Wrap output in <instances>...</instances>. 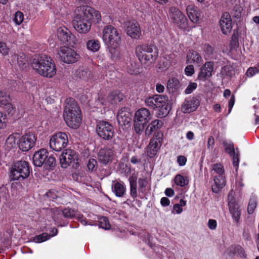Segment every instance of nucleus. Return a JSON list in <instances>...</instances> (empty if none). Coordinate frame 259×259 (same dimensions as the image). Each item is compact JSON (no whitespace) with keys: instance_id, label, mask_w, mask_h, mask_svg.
<instances>
[{"instance_id":"f257e3e1","label":"nucleus","mask_w":259,"mask_h":259,"mask_svg":"<svg viewBox=\"0 0 259 259\" xmlns=\"http://www.w3.org/2000/svg\"><path fill=\"white\" fill-rule=\"evenodd\" d=\"M78 14L74 16L72 25L75 30L80 34H87L91 30L92 23L99 24L101 21L100 12L94 8L85 5L77 7Z\"/></svg>"},{"instance_id":"f03ea898","label":"nucleus","mask_w":259,"mask_h":259,"mask_svg":"<svg viewBox=\"0 0 259 259\" xmlns=\"http://www.w3.org/2000/svg\"><path fill=\"white\" fill-rule=\"evenodd\" d=\"M102 39L108 46L112 59H118L120 54L118 48L121 43V34L112 25H107L103 30Z\"/></svg>"},{"instance_id":"7ed1b4c3","label":"nucleus","mask_w":259,"mask_h":259,"mask_svg":"<svg viewBox=\"0 0 259 259\" xmlns=\"http://www.w3.org/2000/svg\"><path fill=\"white\" fill-rule=\"evenodd\" d=\"M64 119L67 125L74 129L80 126L81 119V111L75 100L72 98H67L64 109Z\"/></svg>"},{"instance_id":"20e7f679","label":"nucleus","mask_w":259,"mask_h":259,"mask_svg":"<svg viewBox=\"0 0 259 259\" xmlns=\"http://www.w3.org/2000/svg\"><path fill=\"white\" fill-rule=\"evenodd\" d=\"M32 68L40 75L52 78L56 74V67L54 60L45 55L34 58L31 63Z\"/></svg>"},{"instance_id":"39448f33","label":"nucleus","mask_w":259,"mask_h":259,"mask_svg":"<svg viewBox=\"0 0 259 259\" xmlns=\"http://www.w3.org/2000/svg\"><path fill=\"white\" fill-rule=\"evenodd\" d=\"M168 101V97L166 96L155 95L147 98L145 100V103L147 106L153 109L159 108L158 116L162 117L166 116L170 110Z\"/></svg>"},{"instance_id":"423d86ee","label":"nucleus","mask_w":259,"mask_h":259,"mask_svg":"<svg viewBox=\"0 0 259 259\" xmlns=\"http://www.w3.org/2000/svg\"><path fill=\"white\" fill-rule=\"evenodd\" d=\"M31 170L28 162L20 160L14 162L10 168L9 178L11 181H20L28 178Z\"/></svg>"},{"instance_id":"0eeeda50","label":"nucleus","mask_w":259,"mask_h":259,"mask_svg":"<svg viewBox=\"0 0 259 259\" xmlns=\"http://www.w3.org/2000/svg\"><path fill=\"white\" fill-rule=\"evenodd\" d=\"M136 54L141 62L144 61L152 63L158 56V50L154 45L143 44L137 47Z\"/></svg>"},{"instance_id":"6e6552de","label":"nucleus","mask_w":259,"mask_h":259,"mask_svg":"<svg viewBox=\"0 0 259 259\" xmlns=\"http://www.w3.org/2000/svg\"><path fill=\"white\" fill-rule=\"evenodd\" d=\"M151 118V113L146 108H141L136 112L134 117V128L136 133L140 134L143 131Z\"/></svg>"},{"instance_id":"1a4fd4ad","label":"nucleus","mask_w":259,"mask_h":259,"mask_svg":"<svg viewBox=\"0 0 259 259\" xmlns=\"http://www.w3.org/2000/svg\"><path fill=\"white\" fill-rule=\"evenodd\" d=\"M96 132L98 136L104 141H111L114 137L115 131L112 124L101 120L97 122Z\"/></svg>"},{"instance_id":"9d476101","label":"nucleus","mask_w":259,"mask_h":259,"mask_svg":"<svg viewBox=\"0 0 259 259\" xmlns=\"http://www.w3.org/2000/svg\"><path fill=\"white\" fill-rule=\"evenodd\" d=\"M60 163L62 168H67L72 164L73 168L79 166L78 154L74 150L70 149L63 151L59 158Z\"/></svg>"},{"instance_id":"9b49d317","label":"nucleus","mask_w":259,"mask_h":259,"mask_svg":"<svg viewBox=\"0 0 259 259\" xmlns=\"http://www.w3.org/2000/svg\"><path fill=\"white\" fill-rule=\"evenodd\" d=\"M212 170L217 175L214 177V185L212 186V191L218 193L226 185V178L224 166L221 163H215L212 166Z\"/></svg>"},{"instance_id":"f8f14e48","label":"nucleus","mask_w":259,"mask_h":259,"mask_svg":"<svg viewBox=\"0 0 259 259\" xmlns=\"http://www.w3.org/2000/svg\"><path fill=\"white\" fill-rule=\"evenodd\" d=\"M68 135L66 133L59 132L53 134L50 140V147L54 151H61L68 145Z\"/></svg>"},{"instance_id":"ddd939ff","label":"nucleus","mask_w":259,"mask_h":259,"mask_svg":"<svg viewBox=\"0 0 259 259\" xmlns=\"http://www.w3.org/2000/svg\"><path fill=\"white\" fill-rule=\"evenodd\" d=\"M58 53L61 60L67 64L74 63L80 58V55L75 50L65 46L60 47Z\"/></svg>"},{"instance_id":"4468645a","label":"nucleus","mask_w":259,"mask_h":259,"mask_svg":"<svg viewBox=\"0 0 259 259\" xmlns=\"http://www.w3.org/2000/svg\"><path fill=\"white\" fill-rule=\"evenodd\" d=\"M57 36L63 45L73 46L77 42L76 37L65 27L58 29Z\"/></svg>"},{"instance_id":"2eb2a0df","label":"nucleus","mask_w":259,"mask_h":259,"mask_svg":"<svg viewBox=\"0 0 259 259\" xmlns=\"http://www.w3.org/2000/svg\"><path fill=\"white\" fill-rule=\"evenodd\" d=\"M162 133H157L150 140L147 148V155L149 157L153 158L157 154L162 145Z\"/></svg>"},{"instance_id":"dca6fc26","label":"nucleus","mask_w":259,"mask_h":259,"mask_svg":"<svg viewBox=\"0 0 259 259\" xmlns=\"http://www.w3.org/2000/svg\"><path fill=\"white\" fill-rule=\"evenodd\" d=\"M169 13L173 22L181 28H185L187 26V19L184 14L177 8L171 7Z\"/></svg>"},{"instance_id":"f3484780","label":"nucleus","mask_w":259,"mask_h":259,"mask_svg":"<svg viewBox=\"0 0 259 259\" xmlns=\"http://www.w3.org/2000/svg\"><path fill=\"white\" fill-rule=\"evenodd\" d=\"M36 137L32 133H28L23 135L20 139L19 149L23 152L28 151L33 148L35 144Z\"/></svg>"},{"instance_id":"a211bd4d","label":"nucleus","mask_w":259,"mask_h":259,"mask_svg":"<svg viewBox=\"0 0 259 259\" xmlns=\"http://www.w3.org/2000/svg\"><path fill=\"white\" fill-rule=\"evenodd\" d=\"M200 97L190 96L185 100L182 105L181 110L184 113H190L196 110L200 105Z\"/></svg>"},{"instance_id":"6ab92c4d","label":"nucleus","mask_w":259,"mask_h":259,"mask_svg":"<svg viewBox=\"0 0 259 259\" xmlns=\"http://www.w3.org/2000/svg\"><path fill=\"white\" fill-rule=\"evenodd\" d=\"M214 63L213 61H206L200 68L197 79L205 81L211 77L214 72Z\"/></svg>"},{"instance_id":"aec40b11","label":"nucleus","mask_w":259,"mask_h":259,"mask_svg":"<svg viewBox=\"0 0 259 259\" xmlns=\"http://www.w3.org/2000/svg\"><path fill=\"white\" fill-rule=\"evenodd\" d=\"M114 152L112 149L105 147L101 149L98 153V160L103 165H107L112 162Z\"/></svg>"},{"instance_id":"412c9836","label":"nucleus","mask_w":259,"mask_h":259,"mask_svg":"<svg viewBox=\"0 0 259 259\" xmlns=\"http://www.w3.org/2000/svg\"><path fill=\"white\" fill-rule=\"evenodd\" d=\"M10 63L12 65L17 64L21 69L26 68L28 65V60L26 54L22 52L12 54Z\"/></svg>"},{"instance_id":"4be33fe9","label":"nucleus","mask_w":259,"mask_h":259,"mask_svg":"<svg viewBox=\"0 0 259 259\" xmlns=\"http://www.w3.org/2000/svg\"><path fill=\"white\" fill-rule=\"evenodd\" d=\"M219 23L223 34L226 35L231 32L233 27L232 21L228 12H225L222 14Z\"/></svg>"},{"instance_id":"5701e85b","label":"nucleus","mask_w":259,"mask_h":259,"mask_svg":"<svg viewBox=\"0 0 259 259\" xmlns=\"http://www.w3.org/2000/svg\"><path fill=\"white\" fill-rule=\"evenodd\" d=\"M127 34L134 39H138L141 35V30L138 22L135 20L130 21L126 27Z\"/></svg>"},{"instance_id":"b1692460","label":"nucleus","mask_w":259,"mask_h":259,"mask_svg":"<svg viewBox=\"0 0 259 259\" xmlns=\"http://www.w3.org/2000/svg\"><path fill=\"white\" fill-rule=\"evenodd\" d=\"M48 155L49 152L45 149H41L35 152L32 158L34 166L40 167L44 165Z\"/></svg>"},{"instance_id":"393cba45","label":"nucleus","mask_w":259,"mask_h":259,"mask_svg":"<svg viewBox=\"0 0 259 259\" xmlns=\"http://www.w3.org/2000/svg\"><path fill=\"white\" fill-rule=\"evenodd\" d=\"M225 253L231 257H234L235 255L239 256L241 257H246V255L243 248L238 245H232L229 246Z\"/></svg>"},{"instance_id":"a878e982","label":"nucleus","mask_w":259,"mask_h":259,"mask_svg":"<svg viewBox=\"0 0 259 259\" xmlns=\"http://www.w3.org/2000/svg\"><path fill=\"white\" fill-rule=\"evenodd\" d=\"M111 189L112 192L118 197H122L126 194V186L122 181H113Z\"/></svg>"},{"instance_id":"bb28decb","label":"nucleus","mask_w":259,"mask_h":259,"mask_svg":"<svg viewBox=\"0 0 259 259\" xmlns=\"http://www.w3.org/2000/svg\"><path fill=\"white\" fill-rule=\"evenodd\" d=\"M187 15L191 20L194 23H197L199 22L200 17V12L198 8L193 5H189L186 8Z\"/></svg>"},{"instance_id":"cd10ccee","label":"nucleus","mask_w":259,"mask_h":259,"mask_svg":"<svg viewBox=\"0 0 259 259\" xmlns=\"http://www.w3.org/2000/svg\"><path fill=\"white\" fill-rule=\"evenodd\" d=\"M117 120L119 125L121 126H128L131 121L130 113L125 111L124 109H121L118 112Z\"/></svg>"},{"instance_id":"c85d7f7f","label":"nucleus","mask_w":259,"mask_h":259,"mask_svg":"<svg viewBox=\"0 0 259 259\" xmlns=\"http://www.w3.org/2000/svg\"><path fill=\"white\" fill-rule=\"evenodd\" d=\"M202 61V58L198 52L193 50H189L186 56L187 64H199Z\"/></svg>"},{"instance_id":"c756f323","label":"nucleus","mask_w":259,"mask_h":259,"mask_svg":"<svg viewBox=\"0 0 259 259\" xmlns=\"http://www.w3.org/2000/svg\"><path fill=\"white\" fill-rule=\"evenodd\" d=\"M124 96L119 90H115L110 93L107 98L108 101L113 105H117L121 102Z\"/></svg>"},{"instance_id":"7c9ffc66","label":"nucleus","mask_w":259,"mask_h":259,"mask_svg":"<svg viewBox=\"0 0 259 259\" xmlns=\"http://www.w3.org/2000/svg\"><path fill=\"white\" fill-rule=\"evenodd\" d=\"M77 75L79 78L84 80L92 79L93 77V72L88 67H80L77 71Z\"/></svg>"},{"instance_id":"2f4dec72","label":"nucleus","mask_w":259,"mask_h":259,"mask_svg":"<svg viewBox=\"0 0 259 259\" xmlns=\"http://www.w3.org/2000/svg\"><path fill=\"white\" fill-rule=\"evenodd\" d=\"M180 81L175 77L169 78L167 82V89L169 93H177L179 91Z\"/></svg>"},{"instance_id":"473e14b6","label":"nucleus","mask_w":259,"mask_h":259,"mask_svg":"<svg viewBox=\"0 0 259 259\" xmlns=\"http://www.w3.org/2000/svg\"><path fill=\"white\" fill-rule=\"evenodd\" d=\"M163 125V122L159 119L153 120L150 123L145 130L146 135H150L153 132L159 130Z\"/></svg>"},{"instance_id":"72a5a7b5","label":"nucleus","mask_w":259,"mask_h":259,"mask_svg":"<svg viewBox=\"0 0 259 259\" xmlns=\"http://www.w3.org/2000/svg\"><path fill=\"white\" fill-rule=\"evenodd\" d=\"M174 182L177 186L184 187L188 185L189 179L187 176L183 177L180 174H177L175 177Z\"/></svg>"},{"instance_id":"f704fd0d","label":"nucleus","mask_w":259,"mask_h":259,"mask_svg":"<svg viewBox=\"0 0 259 259\" xmlns=\"http://www.w3.org/2000/svg\"><path fill=\"white\" fill-rule=\"evenodd\" d=\"M87 49L93 52L98 51L100 48V43L98 40L91 39L87 42Z\"/></svg>"},{"instance_id":"c9c22d12","label":"nucleus","mask_w":259,"mask_h":259,"mask_svg":"<svg viewBox=\"0 0 259 259\" xmlns=\"http://www.w3.org/2000/svg\"><path fill=\"white\" fill-rule=\"evenodd\" d=\"M233 68L230 65H225L222 67L221 70V77L223 78H231L233 75Z\"/></svg>"},{"instance_id":"e433bc0d","label":"nucleus","mask_w":259,"mask_h":259,"mask_svg":"<svg viewBox=\"0 0 259 259\" xmlns=\"http://www.w3.org/2000/svg\"><path fill=\"white\" fill-rule=\"evenodd\" d=\"M12 99L10 95L7 94V92L4 91H0V107L11 102Z\"/></svg>"},{"instance_id":"4c0bfd02","label":"nucleus","mask_w":259,"mask_h":259,"mask_svg":"<svg viewBox=\"0 0 259 259\" xmlns=\"http://www.w3.org/2000/svg\"><path fill=\"white\" fill-rule=\"evenodd\" d=\"M56 165V161L55 158L53 156L51 155L50 156H48L45 161L44 166L46 169H53L55 167Z\"/></svg>"},{"instance_id":"58836bf2","label":"nucleus","mask_w":259,"mask_h":259,"mask_svg":"<svg viewBox=\"0 0 259 259\" xmlns=\"http://www.w3.org/2000/svg\"><path fill=\"white\" fill-rule=\"evenodd\" d=\"M98 225L100 228L106 230H109L111 228L108 219L106 217H100L99 218Z\"/></svg>"},{"instance_id":"ea45409f","label":"nucleus","mask_w":259,"mask_h":259,"mask_svg":"<svg viewBox=\"0 0 259 259\" xmlns=\"http://www.w3.org/2000/svg\"><path fill=\"white\" fill-rule=\"evenodd\" d=\"M139 191L143 194H145L147 190L148 181L146 178H139L138 180Z\"/></svg>"},{"instance_id":"a19ab883","label":"nucleus","mask_w":259,"mask_h":259,"mask_svg":"<svg viewBox=\"0 0 259 259\" xmlns=\"http://www.w3.org/2000/svg\"><path fill=\"white\" fill-rule=\"evenodd\" d=\"M5 112L7 113L9 116H12L16 112V107L11 102L2 107Z\"/></svg>"},{"instance_id":"79ce46f5","label":"nucleus","mask_w":259,"mask_h":259,"mask_svg":"<svg viewBox=\"0 0 259 259\" xmlns=\"http://www.w3.org/2000/svg\"><path fill=\"white\" fill-rule=\"evenodd\" d=\"M48 211L49 213H51V216L53 219H57L63 215V209L58 207L48 208Z\"/></svg>"},{"instance_id":"37998d69","label":"nucleus","mask_w":259,"mask_h":259,"mask_svg":"<svg viewBox=\"0 0 259 259\" xmlns=\"http://www.w3.org/2000/svg\"><path fill=\"white\" fill-rule=\"evenodd\" d=\"M63 215L64 218L73 219L76 217V211L73 208L66 207L63 209Z\"/></svg>"},{"instance_id":"c03bdc74","label":"nucleus","mask_w":259,"mask_h":259,"mask_svg":"<svg viewBox=\"0 0 259 259\" xmlns=\"http://www.w3.org/2000/svg\"><path fill=\"white\" fill-rule=\"evenodd\" d=\"M236 150L237 151L234 153V154H232L231 155H230V156L232 157L233 165L235 167L236 172L237 173L240 159L239 153L238 151V148H236Z\"/></svg>"},{"instance_id":"a18cd8bd","label":"nucleus","mask_w":259,"mask_h":259,"mask_svg":"<svg viewBox=\"0 0 259 259\" xmlns=\"http://www.w3.org/2000/svg\"><path fill=\"white\" fill-rule=\"evenodd\" d=\"M223 145L225 148V151L228 153L229 155L234 154L236 152L234 144L232 142H228L227 141H224Z\"/></svg>"},{"instance_id":"49530a36","label":"nucleus","mask_w":259,"mask_h":259,"mask_svg":"<svg viewBox=\"0 0 259 259\" xmlns=\"http://www.w3.org/2000/svg\"><path fill=\"white\" fill-rule=\"evenodd\" d=\"M87 167L89 171L95 172L98 168L97 161L94 158L90 159L87 163Z\"/></svg>"},{"instance_id":"de8ad7c7","label":"nucleus","mask_w":259,"mask_h":259,"mask_svg":"<svg viewBox=\"0 0 259 259\" xmlns=\"http://www.w3.org/2000/svg\"><path fill=\"white\" fill-rule=\"evenodd\" d=\"M51 238V236L47 233H43L34 237L33 241L35 243H41L47 241Z\"/></svg>"},{"instance_id":"09e8293b","label":"nucleus","mask_w":259,"mask_h":259,"mask_svg":"<svg viewBox=\"0 0 259 259\" xmlns=\"http://www.w3.org/2000/svg\"><path fill=\"white\" fill-rule=\"evenodd\" d=\"M228 205L230 212L240 210L238 203L234 198H232L229 200Z\"/></svg>"},{"instance_id":"8fccbe9b","label":"nucleus","mask_w":259,"mask_h":259,"mask_svg":"<svg viewBox=\"0 0 259 259\" xmlns=\"http://www.w3.org/2000/svg\"><path fill=\"white\" fill-rule=\"evenodd\" d=\"M10 48L6 42L0 41V53L4 57L9 55Z\"/></svg>"},{"instance_id":"3c124183","label":"nucleus","mask_w":259,"mask_h":259,"mask_svg":"<svg viewBox=\"0 0 259 259\" xmlns=\"http://www.w3.org/2000/svg\"><path fill=\"white\" fill-rule=\"evenodd\" d=\"M256 201L254 198H252L250 199L247 206V212L249 214L253 213L256 207Z\"/></svg>"},{"instance_id":"603ef678","label":"nucleus","mask_w":259,"mask_h":259,"mask_svg":"<svg viewBox=\"0 0 259 259\" xmlns=\"http://www.w3.org/2000/svg\"><path fill=\"white\" fill-rule=\"evenodd\" d=\"M202 48L205 54L208 56H210L213 54L214 49L208 44L203 45Z\"/></svg>"},{"instance_id":"864d4df0","label":"nucleus","mask_w":259,"mask_h":259,"mask_svg":"<svg viewBox=\"0 0 259 259\" xmlns=\"http://www.w3.org/2000/svg\"><path fill=\"white\" fill-rule=\"evenodd\" d=\"M6 114L0 111V129H4L7 126L8 119Z\"/></svg>"},{"instance_id":"5fc2aeb1","label":"nucleus","mask_w":259,"mask_h":259,"mask_svg":"<svg viewBox=\"0 0 259 259\" xmlns=\"http://www.w3.org/2000/svg\"><path fill=\"white\" fill-rule=\"evenodd\" d=\"M24 19V15L20 11H17L15 14L14 20L16 24L20 25L23 22Z\"/></svg>"},{"instance_id":"6e6d98bb","label":"nucleus","mask_w":259,"mask_h":259,"mask_svg":"<svg viewBox=\"0 0 259 259\" xmlns=\"http://www.w3.org/2000/svg\"><path fill=\"white\" fill-rule=\"evenodd\" d=\"M197 87V84L195 82H191L188 84V87L185 90V93L186 94H190L193 92L194 90H195Z\"/></svg>"},{"instance_id":"4d7b16f0","label":"nucleus","mask_w":259,"mask_h":259,"mask_svg":"<svg viewBox=\"0 0 259 259\" xmlns=\"http://www.w3.org/2000/svg\"><path fill=\"white\" fill-rule=\"evenodd\" d=\"M259 72V69L257 67H249L246 72V74L248 77H252L253 75Z\"/></svg>"},{"instance_id":"13d9d810","label":"nucleus","mask_w":259,"mask_h":259,"mask_svg":"<svg viewBox=\"0 0 259 259\" xmlns=\"http://www.w3.org/2000/svg\"><path fill=\"white\" fill-rule=\"evenodd\" d=\"M185 74L188 76H191L195 72L194 66L192 64L187 65L184 70Z\"/></svg>"},{"instance_id":"bf43d9fd","label":"nucleus","mask_w":259,"mask_h":259,"mask_svg":"<svg viewBox=\"0 0 259 259\" xmlns=\"http://www.w3.org/2000/svg\"><path fill=\"white\" fill-rule=\"evenodd\" d=\"M46 195L50 200H53L58 198V192L55 190H50Z\"/></svg>"},{"instance_id":"052dcab7","label":"nucleus","mask_w":259,"mask_h":259,"mask_svg":"<svg viewBox=\"0 0 259 259\" xmlns=\"http://www.w3.org/2000/svg\"><path fill=\"white\" fill-rule=\"evenodd\" d=\"M230 213L232 215V217L235 222L236 224H238L239 222L240 215H241V210L238 211H235L233 212H231Z\"/></svg>"},{"instance_id":"680f3d73","label":"nucleus","mask_w":259,"mask_h":259,"mask_svg":"<svg viewBox=\"0 0 259 259\" xmlns=\"http://www.w3.org/2000/svg\"><path fill=\"white\" fill-rule=\"evenodd\" d=\"M130 195L135 199L137 197V186H130Z\"/></svg>"},{"instance_id":"e2e57ef3","label":"nucleus","mask_w":259,"mask_h":259,"mask_svg":"<svg viewBox=\"0 0 259 259\" xmlns=\"http://www.w3.org/2000/svg\"><path fill=\"white\" fill-rule=\"evenodd\" d=\"M7 193L8 190L4 186L0 187V202L2 201V199L6 198Z\"/></svg>"},{"instance_id":"0e129e2a","label":"nucleus","mask_w":259,"mask_h":259,"mask_svg":"<svg viewBox=\"0 0 259 259\" xmlns=\"http://www.w3.org/2000/svg\"><path fill=\"white\" fill-rule=\"evenodd\" d=\"M217 226V222L216 220L209 219L208 222V227L211 230H215Z\"/></svg>"},{"instance_id":"69168bd1","label":"nucleus","mask_w":259,"mask_h":259,"mask_svg":"<svg viewBox=\"0 0 259 259\" xmlns=\"http://www.w3.org/2000/svg\"><path fill=\"white\" fill-rule=\"evenodd\" d=\"M214 145V139L213 136H209L208 139L207 147L208 149L212 150Z\"/></svg>"},{"instance_id":"338daca9","label":"nucleus","mask_w":259,"mask_h":259,"mask_svg":"<svg viewBox=\"0 0 259 259\" xmlns=\"http://www.w3.org/2000/svg\"><path fill=\"white\" fill-rule=\"evenodd\" d=\"M187 158L184 156H179L177 158V162L180 166H184L186 164Z\"/></svg>"},{"instance_id":"774afa93","label":"nucleus","mask_w":259,"mask_h":259,"mask_svg":"<svg viewBox=\"0 0 259 259\" xmlns=\"http://www.w3.org/2000/svg\"><path fill=\"white\" fill-rule=\"evenodd\" d=\"M130 186H137V177L136 175H133L129 178Z\"/></svg>"}]
</instances>
